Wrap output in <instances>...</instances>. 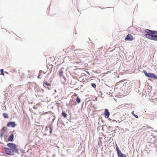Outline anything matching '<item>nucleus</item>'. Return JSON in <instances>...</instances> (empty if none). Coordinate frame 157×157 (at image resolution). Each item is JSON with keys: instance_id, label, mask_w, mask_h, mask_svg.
Segmentation results:
<instances>
[{"instance_id": "f257e3e1", "label": "nucleus", "mask_w": 157, "mask_h": 157, "mask_svg": "<svg viewBox=\"0 0 157 157\" xmlns=\"http://www.w3.org/2000/svg\"><path fill=\"white\" fill-rule=\"evenodd\" d=\"M144 31L146 34L144 36L146 38L151 40H157V31L152 30L149 29H146Z\"/></svg>"}, {"instance_id": "f03ea898", "label": "nucleus", "mask_w": 157, "mask_h": 157, "mask_svg": "<svg viewBox=\"0 0 157 157\" xmlns=\"http://www.w3.org/2000/svg\"><path fill=\"white\" fill-rule=\"evenodd\" d=\"M7 146L10 148L12 153L14 152L17 154H20L18 152L19 149L17 148V145L13 143H8L7 144Z\"/></svg>"}, {"instance_id": "7ed1b4c3", "label": "nucleus", "mask_w": 157, "mask_h": 157, "mask_svg": "<svg viewBox=\"0 0 157 157\" xmlns=\"http://www.w3.org/2000/svg\"><path fill=\"white\" fill-rule=\"evenodd\" d=\"M143 72L146 77L148 78H152L154 79H157V76L155 74L153 73H147L145 70H144Z\"/></svg>"}, {"instance_id": "20e7f679", "label": "nucleus", "mask_w": 157, "mask_h": 157, "mask_svg": "<svg viewBox=\"0 0 157 157\" xmlns=\"http://www.w3.org/2000/svg\"><path fill=\"white\" fill-rule=\"evenodd\" d=\"M3 149L4 153L5 154L10 155H14V153H12L10 148H9L6 147H4Z\"/></svg>"}, {"instance_id": "39448f33", "label": "nucleus", "mask_w": 157, "mask_h": 157, "mask_svg": "<svg viewBox=\"0 0 157 157\" xmlns=\"http://www.w3.org/2000/svg\"><path fill=\"white\" fill-rule=\"evenodd\" d=\"M124 40L126 41H132L133 40V36L128 33L126 36L124 38Z\"/></svg>"}, {"instance_id": "423d86ee", "label": "nucleus", "mask_w": 157, "mask_h": 157, "mask_svg": "<svg viewBox=\"0 0 157 157\" xmlns=\"http://www.w3.org/2000/svg\"><path fill=\"white\" fill-rule=\"evenodd\" d=\"M104 114L105 116V118H109L110 114V113L109 112V110L108 109H105Z\"/></svg>"}, {"instance_id": "0eeeda50", "label": "nucleus", "mask_w": 157, "mask_h": 157, "mask_svg": "<svg viewBox=\"0 0 157 157\" xmlns=\"http://www.w3.org/2000/svg\"><path fill=\"white\" fill-rule=\"evenodd\" d=\"M16 126V124L14 121L9 122L7 124V126L9 127L14 128Z\"/></svg>"}, {"instance_id": "6e6552de", "label": "nucleus", "mask_w": 157, "mask_h": 157, "mask_svg": "<svg viewBox=\"0 0 157 157\" xmlns=\"http://www.w3.org/2000/svg\"><path fill=\"white\" fill-rule=\"evenodd\" d=\"M123 81L122 80H121V81L118 82L116 84L115 86H117V85H119L120 86L119 87L120 88V89L121 90H123V87L122 86L123 82Z\"/></svg>"}, {"instance_id": "1a4fd4ad", "label": "nucleus", "mask_w": 157, "mask_h": 157, "mask_svg": "<svg viewBox=\"0 0 157 157\" xmlns=\"http://www.w3.org/2000/svg\"><path fill=\"white\" fill-rule=\"evenodd\" d=\"M14 138V135L13 133H12L10 135L8 138V141L12 142Z\"/></svg>"}, {"instance_id": "9d476101", "label": "nucleus", "mask_w": 157, "mask_h": 157, "mask_svg": "<svg viewBox=\"0 0 157 157\" xmlns=\"http://www.w3.org/2000/svg\"><path fill=\"white\" fill-rule=\"evenodd\" d=\"M62 69H64L63 68L59 70L58 71V75L59 77H63V71H62Z\"/></svg>"}, {"instance_id": "9b49d317", "label": "nucleus", "mask_w": 157, "mask_h": 157, "mask_svg": "<svg viewBox=\"0 0 157 157\" xmlns=\"http://www.w3.org/2000/svg\"><path fill=\"white\" fill-rule=\"evenodd\" d=\"M7 128L6 127H3L2 128L1 130H0V132H2V133L5 134L6 133H7V130H6Z\"/></svg>"}, {"instance_id": "f8f14e48", "label": "nucleus", "mask_w": 157, "mask_h": 157, "mask_svg": "<svg viewBox=\"0 0 157 157\" xmlns=\"http://www.w3.org/2000/svg\"><path fill=\"white\" fill-rule=\"evenodd\" d=\"M118 157H127L124 154H123L121 152L117 154Z\"/></svg>"}, {"instance_id": "ddd939ff", "label": "nucleus", "mask_w": 157, "mask_h": 157, "mask_svg": "<svg viewBox=\"0 0 157 157\" xmlns=\"http://www.w3.org/2000/svg\"><path fill=\"white\" fill-rule=\"evenodd\" d=\"M43 73L44 74H45V73H44L42 71H41V70L40 71L39 74L37 76V78H38L40 79V76L41 75V73Z\"/></svg>"}, {"instance_id": "4468645a", "label": "nucleus", "mask_w": 157, "mask_h": 157, "mask_svg": "<svg viewBox=\"0 0 157 157\" xmlns=\"http://www.w3.org/2000/svg\"><path fill=\"white\" fill-rule=\"evenodd\" d=\"M3 117L5 118H8L9 117L8 114L6 113H4L2 114Z\"/></svg>"}, {"instance_id": "2eb2a0df", "label": "nucleus", "mask_w": 157, "mask_h": 157, "mask_svg": "<svg viewBox=\"0 0 157 157\" xmlns=\"http://www.w3.org/2000/svg\"><path fill=\"white\" fill-rule=\"evenodd\" d=\"M43 86H50L51 87V85L48 83L47 82H44L43 83Z\"/></svg>"}, {"instance_id": "dca6fc26", "label": "nucleus", "mask_w": 157, "mask_h": 157, "mask_svg": "<svg viewBox=\"0 0 157 157\" xmlns=\"http://www.w3.org/2000/svg\"><path fill=\"white\" fill-rule=\"evenodd\" d=\"M61 115L64 118H66L67 117V114L64 112L63 111L61 113Z\"/></svg>"}, {"instance_id": "f3484780", "label": "nucleus", "mask_w": 157, "mask_h": 157, "mask_svg": "<svg viewBox=\"0 0 157 157\" xmlns=\"http://www.w3.org/2000/svg\"><path fill=\"white\" fill-rule=\"evenodd\" d=\"M115 147H116V151H117V154L119 153L120 152H121V151L119 149L118 146L117 145V144H116Z\"/></svg>"}, {"instance_id": "a211bd4d", "label": "nucleus", "mask_w": 157, "mask_h": 157, "mask_svg": "<svg viewBox=\"0 0 157 157\" xmlns=\"http://www.w3.org/2000/svg\"><path fill=\"white\" fill-rule=\"evenodd\" d=\"M48 128H49L50 134L51 135L52 132V127L49 125L48 126Z\"/></svg>"}, {"instance_id": "6ab92c4d", "label": "nucleus", "mask_w": 157, "mask_h": 157, "mask_svg": "<svg viewBox=\"0 0 157 157\" xmlns=\"http://www.w3.org/2000/svg\"><path fill=\"white\" fill-rule=\"evenodd\" d=\"M131 113L136 118H139L138 116L134 113V111H132Z\"/></svg>"}, {"instance_id": "aec40b11", "label": "nucleus", "mask_w": 157, "mask_h": 157, "mask_svg": "<svg viewBox=\"0 0 157 157\" xmlns=\"http://www.w3.org/2000/svg\"><path fill=\"white\" fill-rule=\"evenodd\" d=\"M76 100L77 102L78 103H79L81 102V99L78 97H77L76 98Z\"/></svg>"}, {"instance_id": "412c9836", "label": "nucleus", "mask_w": 157, "mask_h": 157, "mask_svg": "<svg viewBox=\"0 0 157 157\" xmlns=\"http://www.w3.org/2000/svg\"><path fill=\"white\" fill-rule=\"evenodd\" d=\"M0 71L1 73V74L2 75H3V76H4L5 74H4V70H3V69H1L0 70Z\"/></svg>"}, {"instance_id": "4be33fe9", "label": "nucleus", "mask_w": 157, "mask_h": 157, "mask_svg": "<svg viewBox=\"0 0 157 157\" xmlns=\"http://www.w3.org/2000/svg\"><path fill=\"white\" fill-rule=\"evenodd\" d=\"M91 85L94 88H95L96 87V85L95 83H91Z\"/></svg>"}, {"instance_id": "5701e85b", "label": "nucleus", "mask_w": 157, "mask_h": 157, "mask_svg": "<svg viewBox=\"0 0 157 157\" xmlns=\"http://www.w3.org/2000/svg\"><path fill=\"white\" fill-rule=\"evenodd\" d=\"M9 87H7L6 89H5V90H4V92H7V90L8 89V90H9Z\"/></svg>"}, {"instance_id": "b1692460", "label": "nucleus", "mask_w": 157, "mask_h": 157, "mask_svg": "<svg viewBox=\"0 0 157 157\" xmlns=\"http://www.w3.org/2000/svg\"><path fill=\"white\" fill-rule=\"evenodd\" d=\"M75 47L74 46H72L71 48V49L72 51L74 50Z\"/></svg>"}, {"instance_id": "393cba45", "label": "nucleus", "mask_w": 157, "mask_h": 157, "mask_svg": "<svg viewBox=\"0 0 157 157\" xmlns=\"http://www.w3.org/2000/svg\"><path fill=\"white\" fill-rule=\"evenodd\" d=\"M20 150L22 153H25V150H24L23 149H21Z\"/></svg>"}, {"instance_id": "a878e982", "label": "nucleus", "mask_w": 157, "mask_h": 157, "mask_svg": "<svg viewBox=\"0 0 157 157\" xmlns=\"http://www.w3.org/2000/svg\"><path fill=\"white\" fill-rule=\"evenodd\" d=\"M4 135V136H4V134H3V133L1 132L0 134V137H2V136Z\"/></svg>"}, {"instance_id": "bb28decb", "label": "nucleus", "mask_w": 157, "mask_h": 157, "mask_svg": "<svg viewBox=\"0 0 157 157\" xmlns=\"http://www.w3.org/2000/svg\"><path fill=\"white\" fill-rule=\"evenodd\" d=\"M126 83H124L123 84L122 86H124L125 87L126 86Z\"/></svg>"}, {"instance_id": "cd10ccee", "label": "nucleus", "mask_w": 157, "mask_h": 157, "mask_svg": "<svg viewBox=\"0 0 157 157\" xmlns=\"http://www.w3.org/2000/svg\"><path fill=\"white\" fill-rule=\"evenodd\" d=\"M140 81L139 82V84H138V86H139V88H140Z\"/></svg>"}, {"instance_id": "c85d7f7f", "label": "nucleus", "mask_w": 157, "mask_h": 157, "mask_svg": "<svg viewBox=\"0 0 157 157\" xmlns=\"http://www.w3.org/2000/svg\"><path fill=\"white\" fill-rule=\"evenodd\" d=\"M92 106L94 109L95 110L97 109V108L95 107L94 105H93Z\"/></svg>"}, {"instance_id": "c756f323", "label": "nucleus", "mask_w": 157, "mask_h": 157, "mask_svg": "<svg viewBox=\"0 0 157 157\" xmlns=\"http://www.w3.org/2000/svg\"><path fill=\"white\" fill-rule=\"evenodd\" d=\"M112 121L113 122H117V121L114 119H112Z\"/></svg>"}, {"instance_id": "7c9ffc66", "label": "nucleus", "mask_w": 157, "mask_h": 157, "mask_svg": "<svg viewBox=\"0 0 157 157\" xmlns=\"http://www.w3.org/2000/svg\"><path fill=\"white\" fill-rule=\"evenodd\" d=\"M138 92L139 93H140H140H141V91H140V89H138Z\"/></svg>"}, {"instance_id": "2f4dec72", "label": "nucleus", "mask_w": 157, "mask_h": 157, "mask_svg": "<svg viewBox=\"0 0 157 157\" xmlns=\"http://www.w3.org/2000/svg\"><path fill=\"white\" fill-rule=\"evenodd\" d=\"M50 86H48L47 87V88H48V89L49 90H50Z\"/></svg>"}, {"instance_id": "473e14b6", "label": "nucleus", "mask_w": 157, "mask_h": 157, "mask_svg": "<svg viewBox=\"0 0 157 157\" xmlns=\"http://www.w3.org/2000/svg\"><path fill=\"white\" fill-rule=\"evenodd\" d=\"M8 94H5V95L4 96L5 97V98H6V96H7V95Z\"/></svg>"}, {"instance_id": "72a5a7b5", "label": "nucleus", "mask_w": 157, "mask_h": 157, "mask_svg": "<svg viewBox=\"0 0 157 157\" xmlns=\"http://www.w3.org/2000/svg\"><path fill=\"white\" fill-rule=\"evenodd\" d=\"M10 87H13V84H11L10 85Z\"/></svg>"}, {"instance_id": "f704fd0d", "label": "nucleus", "mask_w": 157, "mask_h": 157, "mask_svg": "<svg viewBox=\"0 0 157 157\" xmlns=\"http://www.w3.org/2000/svg\"><path fill=\"white\" fill-rule=\"evenodd\" d=\"M108 118V120H109V121H112V119H111L110 118Z\"/></svg>"}, {"instance_id": "c9c22d12", "label": "nucleus", "mask_w": 157, "mask_h": 157, "mask_svg": "<svg viewBox=\"0 0 157 157\" xmlns=\"http://www.w3.org/2000/svg\"><path fill=\"white\" fill-rule=\"evenodd\" d=\"M111 126H108V128L109 129V128H111Z\"/></svg>"}, {"instance_id": "e433bc0d", "label": "nucleus", "mask_w": 157, "mask_h": 157, "mask_svg": "<svg viewBox=\"0 0 157 157\" xmlns=\"http://www.w3.org/2000/svg\"><path fill=\"white\" fill-rule=\"evenodd\" d=\"M47 135V134L46 133H45L44 134H43V136H46Z\"/></svg>"}, {"instance_id": "4c0bfd02", "label": "nucleus", "mask_w": 157, "mask_h": 157, "mask_svg": "<svg viewBox=\"0 0 157 157\" xmlns=\"http://www.w3.org/2000/svg\"><path fill=\"white\" fill-rule=\"evenodd\" d=\"M33 108L35 109H36V107H35V106H34L33 107Z\"/></svg>"}, {"instance_id": "58836bf2", "label": "nucleus", "mask_w": 157, "mask_h": 157, "mask_svg": "<svg viewBox=\"0 0 157 157\" xmlns=\"http://www.w3.org/2000/svg\"><path fill=\"white\" fill-rule=\"evenodd\" d=\"M114 135V134L113 133L112 134V136H113Z\"/></svg>"}, {"instance_id": "ea45409f", "label": "nucleus", "mask_w": 157, "mask_h": 157, "mask_svg": "<svg viewBox=\"0 0 157 157\" xmlns=\"http://www.w3.org/2000/svg\"><path fill=\"white\" fill-rule=\"evenodd\" d=\"M86 72L88 74H89V72H88V71H87Z\"/></svg>"}, {"instance_id": "a19ab883", "label": "nucleus", "mask_w": 157, "mask_h": 157, "mask_svg": "<svg viewBox=\"0 0 157 157\" xmlns=\"http://www.w3.org/2000/svg\"><path fill=\"white\" fill-rule=\"evenodd\" d=\"M101 121L102 122H103V121L102 120V119H101Z\"/></svg>"}, {"instance_id": "79ce46f5", "label": "nucleus", "mask_w": 157, "mask_h": 157, "mask_svg": "<svg viewBox=\"0 0 157 157\" xmlns=\"http://www.w3.org/2000/svg\"><path fill=\"white\" fill-rule=\"evenodd\" d=\"M48 128V126H46V129H47V128Z\"/></svg>"}, {"instance_id": "37998d69", "label": "nucleus", "mask_w": 157, "mask_h": 157, "mask_svg": "<svg viewBox=\"0 0 157 157\" xmlns=\"http://www.w3.org/2000/svg\"><path fill=\"white\" fill-rule=\"evenodd\" d=\"M113 131V129L112 130H111V132Z\"/></svg>"}, {"instance_id": "c03bdc74", "label": "nucleus", "mask_w": 157, "mask_h": 157, "mask_svg": "<svg viewBox=\"0 0 157 157\" xmlns=\"http://www.w3.org/2000/svg\"><path fill=\"white\" fill-rule=\"evenodd\" d=\"M42 91H44L42 89Z\"/></svg>"}, {"instance_id": "a18cd8bd", "label": "nucleus", "mask_w": 157, "mask_h": 157, "mask_svg": "<svg viewBox=\"0 0 157 157\" xmlns=\"http://www.w3.org/2000/svg\"><path fill=\"white\" fill-rule=\"evenodd\" d=\"M55 91L56 92V90H55Z\"/></svg>"}, {"instance_id": "49530a36", "label": "nucleus", "mask_w": 157, "mask_h": 157, "mask_svg": "<svg viewBox=\"0 0 157 157\" xmlns=\"http://www.w3.org/2000/svg\"><path fill=\"white\" fill-rule=\"evenodd\" d=\"M113 157H114L113 156Z\"/></svg>"}]
</instances>
